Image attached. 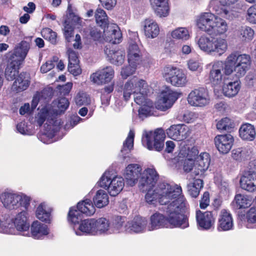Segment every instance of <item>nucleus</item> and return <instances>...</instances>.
I'll use <instances>...</instances> for the list:
<instances>
[{"instance_id":"obj_1","label":"nucleus","mask_w":256,"mask_h":256,"mask_svg":"<svg viewBox=\"0 0 256 256\" xmlns=\"http://www.w3.org/2000/svg\"><path fill=\"white\" fill-rule=\"evenodd\" d=\"M184 198L181 196L167 206L165 216L156 212L150 216L152 230L162 228H185L189 226L188 216L186 214L188 206Z\"/></svg>"},{"instance_id":"obj_2","label":"nucleus","mask_w":256,"mask_h":256,"mask_svg":"<svg viewBox=\"0 0 256 256\" xmlns=\"http://www.w3.org/2000/svg\"><path fill=\"white\" fill-rule=\"evenodd\" d=\"M95 211V208L92 200L89 199L80 202L76 206L70 208L68 219L74 226H78V228L80 232H76L77 235H80V232L86 234H96L95 220L87 219L82 220L83 214L90 216Z\"/></svg>"},{"instance_id":"obj_3","label":"nucleus","mask_w":256,"mask_h":256,"mask_svg":"<svg viewBox=\"0 0 256 256\" xmlns=\"http://www.w3.org/2000/svg\"><path fill=\"white\" fill-rule=\"evenodd\" d=\"M251 60L250 55L234 52L226 58L224 69L226 76L232 74V80H240L250 68Z\"/></svg>"},{"instance_id":"obj_4","label":"nucleus","mask_w":256,"mask_h":256,"mask_svg":"<svg viewBox=\"0 0 256 256\" xmlns=\"http://www.w3.org/2000/svg\"><path fill=\"white\" fill-rule=\"evenodd\" d=\"M197 26L209 35L222 34L228 30L227 24L224 20L210 12L200 16L197 21Z\"/></svg>"},{"instance_id":"obj_5","label":"nucleus","mask_w":256,"mask_h":256,"mask_svg":"<svg viewBox=\"0 0 256 256\" xmlns=\"http://www.w3.org/2000/svg\"><path fill=\"white\" fill-rule=\"evenodd\" d=\"M154 192L160 195V204L162 205H168L169 203L181 196L184 198L181 195L182 190L180 186H173L164 180L158 182Z\"/></svg>"},{"instance_id":"obj_6","label":"nucleus","mask_w":256,"mask_h":256,"mask_svg":"<svg viewBox=\"0 0 256 256\" xmlns=\"http://www.w3.org/2000/svg\"><path fill=\"white\" fill-rule=\"evenodd\" d=\"M166 134L162 128H157L154 132L144 131L142 134V144L150 150L161 152L164 149Z\"/></svg>"},{"instance_id":"obj_7","label":"nucleus","mask_w":256,"mask_h":256,"mask_svg":"<svg viewBox=\"0 0 256 256\" xmlns=\"http://www.w3.org/2000/svg\"><path fill=\"white\" fill-rule=\"evenodd\" d=\"M198 44L202 50L208 53L214 52L218 56L223 54L228 48L226 40L220 38L202 36L199 38Z\"/></svg>"},{"instance_id":"obj_8","label":"nucleus","mask_w":256,"mask_h":256,"mask_svg":"<svg viewBox=\"0 0 256 256\" xmlns=\"http://www.w3.org/2000/svg\"><path fill=\"white\" fill-rule=\"evenodd\" d=\"M30 48L29 42L22 40L16 46L13 50L6 54L8 64L11 67H20L26 56Z\"/></svg>"},{"instance_id":"obj_9","label":"nucleus","mask_w":256,"mask_h":256,"mask_svg":"<svg viewBox=\"0 0 256 256\" xmlns=\"http://www.w3.org/2000/svg\"><path fill=\"white\" fill-rule=\"evenodd\" d=\"M208 92L206 88L200 87L192 90L188 95L189 104L194 106H204L210 102Z\"/></svg>"},{"instance_id":"obj_10","label":"nucleus","mask_w":256,"mask_h":256,"mask_svg":"<svg viewBox=\"0 0 256 256\" xmlns=\"http://www.w3.org/2000/svg\"><path fill=\"white\" fill-rule=\"evenodd\" d=\"M138 186L142 192L152 189L158 178V174L154 169L148 168L140 173Z\"/></svg>"},{"instance_id":"obj_11","label":"nucleus","mask_w":256,"mask_h":256,"mask_svg":"<svg viewBox=\"0 0 256 256\" xmlns=\"http://www.w3.org/2000/svg\"><path fill=\"white\" fill-rule=\"evenodd\" d=\"M181 94L180 92L170 90L162 92L161 98L156 106V108L162 111L166 110L172 106Z\"/></svg>"},{"instance_id":"obj_12","label":"nucleus","mask_w":256,"mask_h":256,"mask_svg":"<svg viewBox=\"0 0 256 256\" xmlns=\"http://www.w3.org/2000/svg\"><path fill=\"white\" fill-rule=\"evenodd\" d=\"M168 136L177 141L186 139L190 134L189 129L184 124H174L166 130Z\"/></svg>"},{"instance_id":"obj_13","label":"nucleus","mask_w":256,"mask_h":256,"mask_svg":"<svg viewBox=\"0 0 256 256\" xmlns=\"http://www.w3.org/2000/svg\"><path fill=\"white\" fill-rule=\"evenodd\" d=\"M82 22L81 18L76 14L66 18L64 22V35L67 42H70L74 36V30L76 26Z\"/></svg>"},{"instance_id":"obj_14","label":"nucleus","mask_w":256,"mask_h":256,"mask_svg":"<svg viewBox=\"0 0 256 256\" xmlns=\"http://www.w3.org/2000/svg\"><path fill=\"white\" fill-rule=\"evenodd\" d=\"M214 141L219 152L222 154H226L232 148L234 139L230 134H228L216 136Z\"/></svg>"},{"instance_id":"obj_15","label":"nucleus","mask_w":256,"mask_h":256,"mask_svg":"<svg viewBox=\"0 0 256 256\" xmlns=\"http://www.w3.org/2000/svg\"><path fill=\"white\" fill-rule=\"evenodd\" d=\"M142 170V167L138 164H128L124 174L126 184L130 186H134L140 178Z\"/></svg>"},{"instance_id":"obj_16","label":"nucleus","mask_w":256,"mask_h":256,"mask_svg":"<svg viewBox=\"0 0 256 256\" xmlns=\"http://www.w3.org/2000/svg\"><path fill=\"white\" fill-rule=\"evenodd\" d=\"M196 217L198 226L202 230H209L214 225L215 218L212 212H202L198 210L196 211Z\"/></svg>"},{"instance_id":"obj_17","label":"nucleus","mask_w":256,"mask_h":256,"mask_svg":"<svg viewBox=\"0 0 256 256\" xmlns=\"http://www.w3.org/2000/svg\"><path fill=\"white\" fill-rule=\"evenodd\" d=\"M234 227L232 214L225 209H222L219 214L217 229L218 231H228Z\"/></svg>"},{"instance_id":"obj_18","label":"nucleus","mask_w":256,"mask_h":256,"mask_svg":"<svg viewBox=\"0 0 256 256\" xmlns=\"http://www.w3.org/2000/svg\"><path fill=\"white\" fill-rule=\"evenodd\" d=\"M242 188L248 192L256 190V172L249 170L242 176L240 182Z\"/></svg>"},{"instance_id":"obj_19","label":"nucleus","mask_w":256,"mask_h":256,"mask_svg":"<svg viewBox=\"0 0 256 256\" xmlns=\"http://www.w3.org/2000/svg\"><path fill=\"white\" fill-rule=\"evenodd\" d=\"M147 224L145 218L140 216L134 218L132 220L128 222L124 226L125 232L128 233L142 232Z\"/></svg>"},{"instance_id":"obj_20","label":"nucleus","mask_w":256,"mask_h":256,"mask_svg":"<svg viewBox=\"0 0 256 256\" xmlns=\"http://www.w3.org/2000/svg\"><path fill=\"white\" fill-rule=\"evenodd\" d=\"M162 75L165 80H186V76L182 69L170 65L166 66L163 70Z\"/></svg>"},{"instance_id":"obj_21","label":"nucleus","mask_w":256,"mask_h":256,"mask_svg":"<svg viewBox=\"0 0 256 256\" xmlns=\"http://www.w3.org/2000/svg\"><path fill=\"white\" fill-rule=\"evenodd\" d=\"M155 13L160 17H165L168 13V0H150Z\"/></svg>"},{"instance_id":"obj_22","label":"nucleus","mask_w":256,"mask_h":256,"mask_svg":"<svg viewBox=\"0 0 256 256\" xmlns=\"http://www.w3.org/2000/svg\"><path fill=\"white\" fill-rule=\"evenodd\" d=\"M239 134L243 140H253L256 135L254 126L248 123L242 124L239 129Z\"/></svg>"},{"instance_id":"obj_23","label":"nucleus","mask_w":256,"mask_h":256,"mask_svg":"<svg viewBox=\"0 0 256 256\" xmlns=\"http://www.w3.org/2000/svg\"><path fill=\"white\" fill-rule=\"evenodd\" d=\"M134 132L130 130L120 150V156L122 157V160H124L126 158L129 157L128 154L134 147Z\"/></svg>"},{"instance_id":"obj_24","label":"nucleus","mask_w":256,"mask_h":256,"mask_svg":"<svg viewBox=\"0 0 256 256\" xmlns=\"http://www.w3.org/2000/svg\"><path fill=\"white\" fill-rule=\"evenodd\" d=\"M114 76V70L110 66L99 70L90 75V80H112Z\"/></svg>"},{"instance_id":"obj_25","label":"nucleus","mask_w":256,"mask_h":256,"mask_svg":"<svg viewBox=\"0 0 256 256\" xmlns=\"http://www.w3.org/2000/svg\"><path fill=\"white\" fill-rule=\"evenodd\" d=\"M31 233L34 238H41L43 236L48 234V226L38 221L34 222L31 226Z\"/></svg>"},{"instance_id":"obj_26","label":"nucleus","mask_w":256,"mask_h":256,"mask_svg":"<svg viewBox=\"0 0 256 256\" xmlns=\"http://www.w3.org/2000/svg\"><path fill=\"white\" fill-rule=\"evenodd\" d=\"M144 34L148 38H154L158 36L160 32V29L158 24L151 19H146L144 26Z\"/></svg>"},{"instance_id":"obj_27","label":"nucleus","mask_w":256,"mask_h":256,"mask_svg":"<svg viewBox=\"0 0 256 256\" xmlns=\"http://www.w3.org/2000/svg\"><path fill=\"white\" fill-rule=\"evenodd\" d=\"M124 185V180L122 178L114 177L109 183L108 192L112 196H117L122 190Z\"/></svg>"},{"instance_id":"obj_28","label":"nucleus","mask_w":256,"mask_h":256,"mask_svg":"<svg viewBox=\"0 0 256 256\" xmlns=\"http://www.w3.org/2000/svg\"><path fill=\"white\" fill-rule=\"evenodd\" d=\"M56 116H54L52 110H48L47 108H44L41 109L40 112L38 114L37 116V123L39 126H42L44 123V121L47 120L50 124H54V120Z\"/></svg>"},{"instance_id":"obj_29","label":"nucleus","mask_w":256,"mask_h":256,"mask_svg":"<svg viewBox=\"0 0 256 256\" xmlns=\"http://www.w3.org/2000/svg\"><path fill=\"white\" fill-rule=\"evenodd\" d=\"M26 212L22 210L15 218L14 224L18 231H27L30 228V224L28 222Z\"/></svg>"},{"instance_id":"obj_30","label":"nucleus","mask_w":256,"mask_h":256,"mask_svg":"<svg viewBox=\"0 0 256 256\" xmlns=\"http://www.w3.org/2000/svg\"><path fill=\"white\" fill-rule=\"evenodd\" d=\"M94 16L96 23L103 29V32L106 35L107 32L106 28L107 27L108 30L109 28V26L108 16L106 12L100 8H98L96 11Z\"/></svg>"},{"instance_id":"obj_31","label":"nucleus","mask_w":256,"mask_h":256,"mask_svg":"<svg viewBox=\"0 0 256 256\" xmlns=\"http://www.w3.org/2000/svg\"><path fill=\"white\" fill-rule=\"evenodd\" d=\"M125 220V217L119 216H113L110 222V230L116 233L125 232L124 226H123Z\"/></svg>"},{"instance_id":"obj_32","label":"nucleus","mask_w":256,"mask_h":256,"mask_svg":"<svg viewBox=\"0 0 256 256\" xmlns=\"http://www.w3.org/2000/svg\"><path fill=\"white\" fill-rule=\"evenodd\" d=\"M93 202L98 208H102L107 206L109 202L107 193L102 190H98L93 198Z\"/></svg>"},{"instance_id":"obj_33","label":"nucleus","mask_w":256,"mask_h":256,"mask_svg":"<svg viewBox=\"0 0 256 256\" xmlns=\"http://www.w3.org/2000/svg\"><path fill=\"white\" fill-rule=\"evenodd\" d=\"M240 81L230 82L223 86L222 90L224 96L228 98L235 96L240 90Z\"/></svg>"},{"instance_id":"obj_34","label":"nucleus","mask_w":256,"mask_h":256,"mask_svg":"<svg viewBox=\"0 0 256 256\" xmlns=\"http://www.w3.org/2000/svg\"><path fill=\"white\" fill-rule=\"evenodd\" d=\"M210 162V154L207 152L202 153L196 161L195 166L200 172H204L208 168Z\"/></svg>"},{"instance_id":"obj_35","label":"nucleus","mask_w":256,"mask_h":256,"mask_svg":"<svg viewBox=\"0 0 256 256\" xmlns=\"http://www.w3.org/2000/svg\"><path fill=\"white\" fill-rule=\"evenodd\" d=\"M146 81H137L135 85H138V88L136 90V96L134 97V102L138 104L141 105L145 101V96L147 93V89L144 86Z\"/></svg>"},{"instance_id":"obj_36","label":"nucleus","mask_w":256,"mask_h":256,"mask_svg":"<svg viewBox=\"0 0 256 256\" xmlns=\"http://www.w3.org/2000/svg\"><path fill=\"white\" fill-rule=\"evenodd\" d=\"M203 185L202 180H194L192 182H190L187 185L188 194L192 198H196L199 195L200 190L203 188Z\"/></svg>"},{"instance_id":"obj_37","label":"nucleus","mask_w":256,"mask_h":256,"mask_svg":"<svg viewBox=\"0 0 256 256\" xmlns=\"http://www.w3.org/2000/svg\"><path fill=\"white\" fill-rule=\"evenodd\" d=\"M134 84L132 81H127L124 86H120L118 92H123V97L125 101H128L130 98L132 93H136V90L138 88L137 85H135L134 87Z\"/></svg>"},{"instance_id":"obj_38","label":"nucleus","mask_w":256,"mask_h":256,"mask_svg":"<svg viewBox=\"0 0 256 256\" xmlns=\"http://www.w3.org/2000/svg\"><path fill=\"white\" fill-rule=\"evenodd\" d=\"M106 34H104V36L106 38L107 40H109L112 44H119L121 42L122 38V34L119 30L114 28L112 26H109L108 29L107 30V27L106 28Z\"/></svg>"},{"instance_id":"obj_39","label":"nucleus","mask_w":256,"mask_h":256,"mask_svg":"<svg viewBox=\"0 0 256 256\" xmlns=\"http://www.w3.org/2000/svg\"><path fill=\"white\" fill-rule=\"evenodd\" d=\"M140 52L139 48L136 42L130 44L128 51V62L132 60L138 62L140 59Z\"/></svg>"},{"instance_id":"obj_40","label":"nucleus","mask_w":256,"mask_h":256,"mask_svg":"<svg viewBox=\"0 0 256 256\" xmlns=\"http://www.w3.org/2000/svg\"><path fill=\"white\" fill-rule=\"evenodd\" d=\"M232 156L234 160L240 162L248 160L250 157L248 150L244 148L233 150Z\"/></svg>"},{"instance_id":"obj_41","label":"nucleus","mask_w":256,"mask_h":256,"mask_svg":"<svg viewBox=\"0 0 256 256\" xmlns=\"http://www.w3.org/2000/svg\"><path fill=\"white\" fill-rule=\"evenodd\" d=\"M96 234H102L110 230V222L105 218L95 220Z\"/></svg>"},{"instance_id":"obj_42","label":"nucleus","mask_w":256,"mask_h":256,"mask_svg":"<svg viewBox=\"0 0 256 256\" xmlns=\"http://www.w3.org/2000/svg\"><path fill=\"white\" fill-rule=\"evenodd\" d=\"M70 105V102L68 98L65 97L60 98L58 102V110L52 109V112L54 116L60 115L64 113L68 108Z\"/></svg>"},{"instance_id":"obj_43","label":"nucleus","mask_w":256,"mask_h":256,"mask_svg":"<svg viewBox=\"0 0 256 256\" xmlns=\"http://www.w3.org/2000/svg\"><path fill=\"white\" fill-rule=\"evenodd\" d=\"M94 84L98 86H102L104 87L99 90V92L102 94L112 93L115 85L114 81H92Z\"/></svg>"},{"instance_id":"obj_44","label":"nucleus","mask_w":256,"mask_h":256,"mask_svg":"<svg viewBox=\"0 0 256 256\" xmlns=\"http://www.w3.org/2000/svg\"><path fill=\"white\" fill-rule=\"evenodd\" d=\"M111 54L112 62L116 65H122L124 60L125 52L122 50H114L110 51Z\"/></svg>"},{"instance_id":"obj_45","label":"nucleus","mask_w":256,"mask_h":256,"mask_svg":"<svg viewBox=\"0 0 256 256\" xmlns=\"http://www.w3.org/2000/svg\"><path fill=\"white\" fill-rule=\"evenodd\" d=\"M36 216L38 219L46 223H50V212L46 211L44 208L42 204L37 208Z\"/></svg>"},{"instance_id":"obj_46","label":"nucleus","mask_w":256,"mask_h":256,"mask_svg":"<svg viewBox=\"0 0 256 256\" xmlns=\"http://www.w3.org/2000/svg\"><path fill=\"white\" fill-rule=\"evenodd\" d=\"M233 202H235L234 207L236 209L246 208L250 205V200L246 196L241 194L236 195Z\"/></svg>"},{"instance_id":"obj_47","label":"nucleus","mask_w":256,"mask_h":256,"mask_svg":"<svg viewBox=\"0 0 256 256\" xmlns=\"http://www.w3.org/2000/svg\"><path fill=\"white\" fill-rule=\"evenodd\" d=\"M76 104L77 106L88 105L91 102L90 96L84 91L80 92L75 98Z\"/></svg>"},{"instance_id":"obj_48","label":"nucleus","mask_w":256,"mask_h":256,"mask_svg":"<svg viewBox=\"0 0 256 256\" xmlns=\"http://www.w3.org/2000/svg\"><path fill=\"white\" fill-rule=\"evenodd\" d=\"M42 36L46 40H48L52 44H56L57 34L50 28H46L41 32Z\"/></svg>"},{"instance_id":"obj_49","label":"nucleus","mask_w":256,"mask_h":256,"mask_svg":"<svg viewBox=\"0 0 256 256\" xmlns=\"http://www.w3.org/2000/svg\"><path fill=\"white\" fill-rule=\"evenodd\" d=\"M216 128L218 130L230 132L234 128V123L230 118L226 117L218 122Z\"/></svg>"},{"instance_id":"obj_50","label":"nucleus","mask_w":256,"mask_h":256,"mask_svg":"<svg viewBox=\"0 0 256 256\" xmlns=\"http://www.w3.org/2000/svg\"><path fill=\"white\" fill-rule=\"evenodd\" d=\"M129 66L123 68L121 70V75L123 79H126L128 76L132 75L135 72L136 64L138 62L135 61H131L128 62Z\"/></svg>"},{"instance_id":"obj_51","label":"nucleus","mask_w":256,"mask_h":256,"mask_svg":"<svg viewBox=\"0 0 256 256\" xmlns=\"http://www.w3.org/2000/svg\"><path fill=\"white\" fill-rule=\"evenodd\" d=\"M172 36L178 40H187L190 36L188 30L186 28H178L172 32Z\"/></svg>"},{"instance_id":"obj_52","label":"nucleus","mask_w":256,"mask_h":256,"mask_svg":"<svg viewBox=\"0 0 256 256\" xmlns=\"http://www.w3.org/2000/svg\"><path fill=\"white\" fill-rule=\"evenodd\" d=\"M146 192H147L145 196V199L146 202L150 204L156 206L158 200L160 203V196L156 192H154V190H152V189H150Z\"/></svg>"},{"instance_id":"obj_53","label":"nucleus","mask_w":256,"mask_h":256,"mask_svg":"<svg viewBox=\"0 0 256 256\" xmlns=\"http://www.w3.org/2000/svg\"><path fill=\"white\" fill-rule=\"evenodd\" d=\"M239 31L243 40H250L252 39L254 36V31L250 27L242 26Z\"/></svg>"},{"instance_id":"obj_54","label":"nucleus","mask_w":256,"mask_h":256,"mask_svg":"<svg viewBox=\"0 0 256 256\" xmlns=\"http://www.w3.org/2000/svg\"><path fill=\"white\" fill-rule=\"evenodd\" d=\"M19 67H11L8 64L5 70V76L6 80H17L18 74Z\"/></svg>"},{"instance_id":"obj_55","label":"nucleus","mask_w":256,"mask_h":256,"mask_svg":"<svg viewBox=\"0 0 256 256\" xmlns=\"http://www.w3.org/2000/svg\"><path fill=\"white\" fill-rule=\"evenodd\" d=\"M12 198H14L13 194L11 193H4L0 196V199L4 206L10 210L14 209V207L12 204L13 201Z\"/></svg>"},{"instance_id":"obj_56","label":"nucleus","mask_w":256,"mask_h":256,"mask_svg":"<svg viewBox=\"0 0 256 256\" xmlns=\"http://www.w3.org/2000/svg\"><path fill=\"white\" fill-rule=\"evenodd\" d=\"M30 82V81H14L12 89L17 93L22 92L29 86Z\"/></svg>"},{"instance_id":"obj_57","label":"nucleus","mask_w":256,"mask_h":256,"mask_svg":"<svg viewBox=\"0 0 256 256\" xmlns=\"http://www.w3.org/2000/svg\"><path fill=\"white\" fill-rule=\"evenodd\" d=\"M222 74L221 70L217 65H214L210 73V80H222Z\"/></svg>"},{"instance_id":"obj_58","label":"nucleus","mask_w":256,"mask_h":256,"mask_svg":"<svg viewBox=\"0 0 256 256\" xmlns=\"http://www.w3.org/2000/svg\"><path fill=\"white\" fill-rule=\"evenodd\" d=\"M67 54L68 58V64H75L78 63V56L77 53L74 51L72 48H68L67 50Z\"/></svg>"},{"instance_id":"obj_59","label":"nucleus","mask_w":256,"mask_h":256,"mask_svg":"<svg viewBox=\"0 0 256 256\" xmlns=\"http://www.w3.org/2000/svg\"><path fill=\"white\" fill-rule=\"evenodd\" d=\"M247 221L252 224L256 222V206L251 207L246 212Z\"/></svg>"},{"instance_id":"obj_60","label":"nucleus","mask_w":256,"mask_h":256,"mask_svg":"<svg viewBox=\"0 0 256 256\" xmlns=\"http://www.w3.org/2000/svg\"><path fill=\"white\" fill-rule=\"evenodd\" d=\"M112 180V179L110 177H108V174L105 172L98 182V185L100 187L104 188L108 190L109 183Z\"/></svg>"},{"instance_id":"obj_61","label":"nucleus","mask_w":256,"mask_h":256,"mask_svg":"<svg viewBox=\"0 0 256 256\" xmlns=\"http://www.w3.org/2000/svg\"><path fill=\"white\" fill-rule=\"evenodd\" d=\"M54 94L53 90L52 88H46L38 94L39 96L44 100L52 98Z\"/></svg>"},{"instance_id":"obj_62","label":"nucleus","mask_w":256,"mask_h":256,"mask_svg":"<svg viewBox=\"0 0 256 256\" xmlns=\"http://www.w3.org/2000/svg\"><path fill=\"white\" fill-rule=\"evenodd\" d=\"M198 153L199 152L197 148L195 146H193L190 149L188 148V150L186 158L194 161L198 158V157L199 156L198 155Z\"/></svg>"},{"instance_id":"obj_63","label":"nucleus","mask_w":256,"mask_h":256,"mask_svg":"<svg viewBox=\"0 0 256 256\" xmlns=\"http://www.w3.org/2000/svg\"><path fill=\"white\" fill-rule=\"evenodd\" d=\"M210 194L208 192H205L200 200V206L202 209L206 208L209 204Z\"/></svg>"},{"instance_id":"obj_64","label":"nucleus","mask_w":256,"mask_h":256,"mask_svg":"<svg viewBox=\"0 0 256 256\" xmlns=\"http://www.w3.org/2000/svg\"><path fill=\"white\" fill-rule=\"evenodd\" d=\"M68 72L74 76H77L82 72V70L80 68L78 63L75 64H68Z\"/></svg>"}]
</instances>
